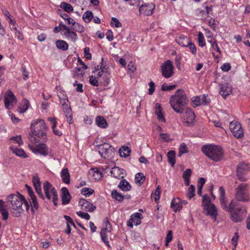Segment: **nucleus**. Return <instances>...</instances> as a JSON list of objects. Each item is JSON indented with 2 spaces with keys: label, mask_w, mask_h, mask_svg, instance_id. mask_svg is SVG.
<instances>
[{
  "label": "nucleus",
  "mask_w": 250,
  "mask_h": 250,
  "mask_svg": "<svg viewBox=\"0 0 250 250\" xmlns=\"http://www.w3.org/2000/svg\"><path fill=\"white\" fill-rule=\"evenodd\" d=\"M62 191V201L63 205H66L68 204L71 200V196L69 192L68 189L63 187L61 189Z\"/></svg>",
  "instance_id": "22"
},
{
  "label": "nucleus",
  "mask_w": 250,
  "mask_h": 250,
  "mask_svg": "<svg viewBox=\"0 0 250 250\" xmlns=\"http://www.w3.org/2000/svg\"><path fill=\"white\" fill-rule=\"evenodd\" d=\"M76 214L80 217L85 219L86 220H89L90 218L89 214L86 212H84L81 211H77Z\"/></svg>",
  "instance_id": "54"
},
{
  "label": "nucleus",
  "mask_w": 250,
  "mask_h": 250,
  "mask_svg": "<svg viewBox=\"0 0 250 250\" xmlns=\"http://www.w3.org/2000/svg\"><path fill=\"white\" fill-rule=\"evenodd\" d=\"M56 46L60 50L66 51L68 48V44L64 41L59 40L56 42Z\"/></svg>",
  "instance_id": "28"
},
{
  "label": "nucleus",
  "mask_w": 250,
  "mask_h": 250,
  "mask_svg": "<svg viewBox=\"0 0 250 250\" xmlns=\"http://www.w3.org/2000/svg\"><path fill=\"white\" fill-rule=\"evenodd\" d=\"M7 202L10 208L14 211L12 212L13 216L18 217L23 211L22 208L23 203L24 204L27 210L29 209V205L24 197L18 193L11 194L7 197Z\"/></svg>",
  "instance_id": "1"
},
{
  "label": "nucleus",
  "mask_w": 250,
  "mask_h": 250,
  "mask_svg": "<svg viewBox=\"0 0 250 250\" xmlns=\"http://www.w3.org/2000/svg\"><path fill=\"white\" fill-rule=\"evenodd\" d=\"M64 35L68 39L75 42L77 39V35L75 32L73 31L70 29L67 32L64 33Z\"/></svg>",
  "instance_id": "31"
},
{
  "label": "nucleus",
  "mask_w": 250,
  "mask_h": 250,
  "mask_svg": "<svg viewBox=\"0 0 250 250\" xmlns=\"http://www.w3.org/2000/svg\"><path fill=\"white\" fill-rule=\"evenodd\" d=\"M15 36L17 37V38L21 41L23 40V35L22 33L21 29L20 27L19 28L17 31H15Z\"/></svg>",
  "instance_id": "56"
},
{
  "label": "nucleus",
  "mask_w": 250,
  "mask_h": 250,
  "mask_svg": "<svg viewBox=\"0 0 250 250\" xmlns=\"http://www.w3.org/2000/svg\"><path fill=\"white\" fill-rule=\"evenodd\" d=\"M201 150L205 155L215 162L221 161L224 156L222 148L218 146L211 144L204 145Z\"/></svg>",
  "instance_id": "5"
},
{
  "label": "nucleus",
  "mask_w": 250,
  "mask_h": 250,
  "mask_svg": "<svg viewBox=\"0 0 250 250\" xmlns=\"http://www.w3.org/2000/svg\"><path fill=\"white\" fill-rule=\"evenodd\" d=\"M219 192L220 194V201L221 207L223 209L226 210L227 212L229 208V205L227 206V200L225 197V191L223 187H220L219 188Z\"/></svg>",
  "instance_id": "20"
},
{
  "label": "nucleus",
  "mask_w": 250,
  "mask_h": 250,
  "mask_svg": "<svg viewBox=\"0 0 250 250\" xmlns=\"http://www.w3.org/2000/svg\"><path fill=\"white\" fill-rule=\"evenodd\" d=\"M30 203L31 206V210L33 212H34L33 208H35L36 209H38L39 208V205L38 203L37 198L36 195H34L33 196L30 197Z\"/></svg>",
  "instance_id": "38"
},
{
  "label": "nucleus",
  "mask_w": 250,
  "mask_h": 250,
  "mask_svg": "<svg viewBox=\"0 0 250 250\" xmlns=\"http://www.w3.org/2000/svg\"><path fill=\"white\" fill-rule=\"evenodd\" d=\"M198 42L200 46L204 47L206 45L205 38L203 34L201 32L198 34Z\"/></svg>",
  "instance_id": "46"
},
{
  "label": "nucleus",
  "mask_w": 250,
  "mask_h": 250,
  "mask_svg": "<svg viewBox=\"0 0 250 250\" xmlns=\"http://www.w3.org/2000/svg\"><path fill=\"white\" fill-rule=\"evenodd\" d=\"M93 176L94 179L96 180H99L102 177V173L98 170H96L93 172Z\"/></svg>",
  "instance_id": "64"
},
{
  "label": "nucleus",
  "mask_w": 250,
  "mask_h": 250,
  "mask_svg": "<svg viewBox=\"0 0 250 250\" xmlns=\"http://www.w3.org/2000/svg\"><path fill=\"white\" fill-rule=\"evenodd\" d=\"M206 37L208 39V42L210 43L213 50L217 51L220 54L221 51L217 42V41L213 38L211 32L209 30H206Z\"/></svg>",
  "instance_id": "15"
},
{
  "label": "nucleus",
  "mask_w": 250,
  "mask_h": 250,
  "mask_svg": "<svg viewBox=\"0 0 250 250\" xmlns=\"http://www.w3.org/2000/svg\"><path fill=\"white\" fill-rule=\"evenodd\" d=\"M202 206L206 215L209 216L214 221L217 219L218 209L214 204L210 203V198L205 195L202 198Z\"/></svg>",
  "instance_id": "6"
},
{
  "label": "nucleus",
  "mask_w": 250,
  "mask_h": 250,
  "mask_svg": "<svg viewBox=\"0 0 250 250\" xmlns=\"http://www.w3.org/2000/svg\"><path fill=\"white\" fill-rule=\"evenodd\" d=\"M155 8V4L152 2L143 4L139 7V13L144 16H150Z\"/></svg>",
  "instance_id": "13"
},
{
  "label": "nucleus",
  "mask_w": 250,
  "mask_h": 250,
  "mask_svg": "<svg viewBox=\"0 0 250 250\" xmlns=\"http://www.w3.org/2000/svg\"><path fill=\"white\" fill-rule=\"evenodd\" d=\"M61 175L64 183L66 184L70 183V175L67 168H63L61 171Z\"/></svg>",
  "instance_id": "29"
},
{
  "label": "nucleus",
  "mask_w": 250,
  "mask_h": 250,
  "mask_svg": "<svg viewBox=\"0 0 250 250\" xmlns=\"http://www.w3.org/2000/svg\"><path fill=\"white\" fill-rule=\"evenodd\" d=\"M229 129L233 136L237 138H241L244 135L243 130L241 124L236 121H232L229 124Z\"/></svg>",
  "instance_id": "12"
},
{
  "label": "nucleus",
  "mask_w": 250,
  "mask_h": 250,
  "mask_svg": "<svg viewBox=\"0 0 250 250\" xmlns=\"http://www.w3.org/2000/svg\"><path fill=\"white\" fill-rule=\"evenodd\" d=\"M90 49L88 47H85L84 49V54L85 58L87 60L91 59V54L89 52Z\"/></svg>",
  "instance_id": "63"
},
{
  "label": "nucleus",
  "mask_w": 250,
  "mask_h": 250,
  "mask_svg": "<svg viewBox=\"0 0 250 250\" xmlns=\"http://www.w3.org/2000/svg\"><path fill=\"white\" fill-rule=\"evenodd\" d=\"M112 197L119 202H122L125 198V196L117 191V190L114 189L111 192Z\"/></svg>",
  "instance_id": "32"
},
{
  "label": "nucleus",
  "mask_w": 250,
  "mask_h": 250,
  "mask_svg": "<svg viewBox=\"0 0 250 250\" xmlns=\"http://www.w3.org/2000/svg\"><path fill=\"white\" fill-rule=\"evenodd\" d=\"M133 217V223L137 226L140 225L141 223L142 214L139 212H135L131 215Z\"/></svg>",
  "instance_id": "34"
},
{
  "label": "nucleus",
  "mask_w": 250,
  "mask_h": 250,
  "mask_svg": "<svg viewBox=\"0 0 250 250\" xmlns=\"http://www.w3.org/2000/svg\"><path fill=\"white\" fill-rule=\"evenodd\" d=\"M161 72L162 75L165 78L171 77L174 74V67L172 62L167 60L162 63L161 65Z\"/></svg>",
  "instance_id": "10"
},
{
  "label": "nucleus",
  "mask_w": 250,
  "mask_h": 250,
  "mask_svg": "<svg viewBox=\"0 0 250 250\" xmlns=\"http://www.w3.org/2000/svg\"><path fill=\"white\" fill-rule=\"evenodd\" d=\"M180 202L181 199L179 198L172 200L170 207L175 212L182 209L183 206Z\"/></svg>",
  "instance_id": "23"
},
{
  "label": "nucleus",
  "mask_w": 250,
  "mask_h": 250,
  "mask_svg": "<svg viewBox=\"0 0 250 250\" xmlns=\"http://www.w3.org/2000/svg\"><path fill=\"white\" fill-rule=\"evenodd\" d=\"M185 119L187 120L186 121L188 124H192L195 118V116L193 111L189 108H187L184 109Z\"/></svg>",
  "instance_id": "21"
},
{
  "label": "nucleus",
  "mask_w": 250,
  "mask_h": 250,
  "mask_svg": "<svg viewBox=\"0 0 250 250\" xmlns=\"http://www.w3.org/2000/svg\"><path fill=\"white\" fill-rule=\"evenodd\" d=\"M236 176L241 182H246L248 180V178L246 177V173L245 172L236 171Z\"/></svg>",
  "instance_id": "48"
},
{
  "label": "nucleus",
  "mask_w": 250,
  "mask_h": 250,
  "mask_svg": "<svg viewBox=\"0 0 250 250\" xmlns=\"http://www.w3.org/2000/svg\"><path fill=\"white\" fill-rule=\"evenodd\" d=\"M43 188L45 196L48 200L52 199V202L55 206L57 205L58 196L56 190L52 187V185L48 181L43 183Z\"/></svg>",
  "instance_id": "8"
},
{
  "label": "nucleus",
  "mask_w": 250,
  "mask_h": 250,
  "mask_svg": "<svg viewBox=\"0 0 250 250\" xmlns=\"http://www.w3.org/2000/svg\"><path fill=\"white\" fill-rule=\"evenodd\" d=\"M79 205L82 209L89 212H93L96 208L95 206L84 199H81L79 200Z\"/></svg>",
  "instance_id": "17"
},
{
  "label": "nucleus",
  "mask_w": 250,
  "mask_h": 250,
  "mask_svg": "<svg viewBox=\"0 0 250 250\" xmlns=\"http://www.w3.org/2000/svg\"><path fill=\"white\" fill-rule=\"evenodd\" d=\"M190 41V40L184 36H181L178 39L176 40L177 42L182 46L187 47V45L188 42Z\"/></svg>",
  "instance_id": "36"
},
{
  "label": "nucleus",
  "mask_w": 250,
  "mask_h": 250,
  "mask_svg": "<svg viewBox=\"0 0 250 250\" xmlns=\"http://www.w3.org/2000/svg\"><path fill=\"white\" fill-rule=\"evenodd\" d=\"M83 19L86 23L89 22L93 18V15L91 11H87L83 15Z\"/></svg>",
  "instance_id": "40"
},
{
  "label": "nucleus",
  "mask_w": 250,
  "mask_h": 250,
  "mask_svg": "<svg viewBox=\"0 0 250 250\" xmlns=\"http://www.w3.org/2000/svg\"><path fill=\"white\" fill-rule=\"evenodd\" d=\"M118 188L124 191H128L131 190L132 187L129 182L125 179H122L118 186Z\"/></svg>",
  "instance_id": "24"
},
{
  "label": "nucleus",
  "mask_w": 250,
  "mask_h": 250,
  "mask_svg": "<svg viewBox=\"0 0 250 250\" xmlns=\"http://www.w3.org/2000/svg\"><path fill=\"white\" fill-rule=\"evenodd\" d=\"M58 96L60 98V100L61 103L62 104V105H64L66 103L68 102V98L64 94V92L60 91L58 93Z\"/></svg>",
  "instance_id": "41"
},
{
  "label": "nucleus",
  "mask_w": 250,
  "mask_h": 250,
  "mask_svg": "<svg viewBox=\"0 0 250 250\" xmlns=\"http://www.w3.org/2000/svg\"><path fill=\"white\" fill-rule=\"evenodd\" d=\"M10 140H13L14 142V143H17L19 146H20L23 144V141L21 139V135L13 137L11 138Z\"/></svg>",
  "instance_id": "57"
},
{
  "label": "nucleus",
  "mask_w": 250,
  "mask_h": 250,
  "mask_svg": "<svg viewBox=\"0 0 250 250\" xmlns=\"http://www.w3.org/2000/svg\"><path fill=\"white\" fill-rule=\"evenodd\" d=\"M111 175L118 179H122L125 176V170L118 167H113L110 171Z\"/></svg>",
  "instance_id": "19"
},
{
  "label": "nucleus",
  "mask_w": 250,
  "mask_h": 250,
  "mask_svg": "<svg viewBox=\"0 0 250 250\" xmlns=\"http://www.w3.org/2000/svg\"><path fill=\"white\" fill-rule=\"evenodd\" d=\"M156 107H157V109L155 111V113H156L157 116L158 117L159 119L161 120L162 121L165 122V118L160 109V104H156Z\"/></svg>",
  "instance_id": "49"
},
{
  "label": "nucleus",
  "mask_w": 250,
  "mask_h": 250,
  "mask_svg": "<svg viewBox=\"0 0 250 250\" xmlns=\"http://www.w3.org/2000/svg\"><path fill=\"white\" fill-rule=\"evenodd\" d=\"M96 150L101 155V157L104 159H109L114 154V148L108 144H104L96 146Z\"/></svg>",
  "instance_id": "9"
},
{
  "label": "nucleus",
  "mask_w": 250,
  "mask_h": 250,
  "mask_svg": "<svg viewBox=\"0 0 250 250\" xmlns=\"http://www.w3.org/2000/svg\"><path fill=\"white\" fill-rule=\"evenodd\" d=\"M192 105L194 107H196L201 104V99L199 97H194L192 99Z\"/></svg>",
  "instance_id": "52"
},
{
  "label": "nucleus",
  "mask_w": 250,
  "mask_h": 250,
  "mask_svg": "<svg viewBox=\"0 0 250 250\" xmlns=\"http://www.w3.org/2000/svg\"><path fill=\"white\" fill-rule=\"evenodd\" d=\"M161 138L165 142H167L171 140L170 136L167 133H161L160 134Z\"/></svg>",
  "instance_id": "61"
},
{
  "label": "nucleus",
  "mask_w": 250,
  "mask_h": 250,
  "mask_svg": "<svg viewBox=\"0 0 250 250\" xmlns=\"http://www.w3.org/2000/svg\"><path fill=\"white\" fill-rule=\"evenodd\" d=\"M161 193V187L160 186H158L154 193V198L155 200V201L156 202H157L160 199V195Z\"/></svg>",
  "instance_id": "53"
},
{
  "label": "nucleus",
  "mask_w": 250,
  "mask_h": 250,
  "mask_svg": "<svg viewBox=\"0 0 250 250\" xmlns=\"http://www.w3.org/2000/svg\"><path fill=\"white\" fill-rule=\"evenodd\" d=\"M219 89V93L224 98H226L232 91L231 86L228 83L220 84Z\"/></svg>",
  "instance_id": "18"
},
{
  "label": "nucleus",
  "mask_w": 250,
  "mask_h": 250,
  "mask_svg": "<svg viewBox=\"0 0 250 250\" xmlns=\"http://www.w3.org/2000/svg\"><path fill=\"white\" fill-rule=\"evenodd\" d=\"M10 149L13 153H14L19 157L23 158H26L28 157L27 154L25 153V152L22 149L16 148L14 146H11Z\"/></svg>",
  "instance_id": "25"
},
{
  "label": "nucleus",
  "mask_w": 250,
  "mask_h": 250,
  "mask_svg": "<svg viewBox=\"0 0 250 250\" xmlns=\"http://www.w3.org/2000/svg\"><path fill=\"white\" fill-rule=\"evenodd\" d=\"M38 145L29 144V149L35 154H40L46 156L48 154V147L42 142H39Z\"/></svg>",
  "instance_id": "11"
},
{
  "label": "nucleus",
  "mask_w": 250,
  "mask_h": 250,
  "mask_svg": "<svg viewBox=\"0 0 250 250\" xmlns=\"http://www.w3.org/2000/svg\"><path fill=\"white\" fill-rule=\"evenodd\" d=\"M195 195V187L191 185L188 189L187 196L189 199H191Z\"/></svg>",
  "instance_id": "44"
},
{
  "label": "nucleus",
  "mask_w": 250,
  "mask_h": 250,
  "mask_svg": "<svg viewBox=\"0 0 250 250\" xmlns=\"http://www.w3.org/2000/svg\"><path fill=\"white\" fill-rule=\"evenodd\" d=\"M232 200H237V204H239V202H247L250 200L248 184L241 183L236 188L235 198Z\"/></svg>",
  "instance_id": "7"
},
{
  "label": "nucleus",
  "mask_w": 250,
  "mask_h": 250,
  "mask_svg": "<svg viewBox=\"0 0 250 250\" xmlns=\"http://www.w3.org/2000/svg\"><path fill=\"white\" fill-rule=\"evenodd\" d=\"M107 230V228H104L101 229V238L103 240V241L108 247H109V242L107 240V237L106 235V231Z\"/></svg>",
  "instance_id": "42"
},
{
  "label": "nucleus",
  "mask_w": 250,
  "mask_h": 250,
  "mask_svg": "<svg viewBox=\"0 0 250 250\" xmlns=\"http://www.w3.org/2000/svg\"><path fill=\"white\" fill-rule=\"evenodd\" d=\"M228 212L229 213L231 221L235 223L242 222L247 213L246 208L237 204V200L231 201Z\"/></svg>",
  "instance_id": "4"
},
{
  "label": "nucleus",
  "mask_w": 250,
  "mask_h": 250,
  "mask_svg": "<svg viewBox=\"0 0 250 250\" xmlns=\"http://www.w3.org/2000/svg\"><path fill=\"white\" fill-rule=\"evenodd\" d=\"M29 102L26 99H23L21 104L18 107V111L20 113H23L28 108Z\"/></svg>",
  "instance_id": "30"
},
{
  "label": "nucleus",
  "mask_w": 250,
  "mask_h": 250,
  "mask_svg": "<svg viewBox=\"0 0 250 250\" xmlns=\"http://www.w3.org/2000/svg\"><path fill=\"white\" fill-rule=\"evenodd\" d=\"M189 100L185 93L182 89H177L175 94L171 96L169 103L172 109L177 113L184 112V108Z\"/></svg>",
  "instance_id": "3"
},
{
  "label": "nucleus",
  "mask_w": 250,
  "mask_h": 250,
  "mask_svg": "<svg viewBox=\"0 0 250 250\" xmlns=\"http://www.w3.org/2000/svg\"><path fill=\"white\" fill-rule=\"evenodd\" d=\"M187 47H189L190 52L193 55H195L196 54L197 49L194 43L191 42V41H190L188 43Z\"/></svg>",
  "instance_id": "51"
},
{
  "label": "nucleus",
  "mask_w": 250,
  "mask_h": 250,
  "mask_svg": "<svg viewBox=\"0 0 250 250\" xmlns=\"http://www.w3.org/2000/svg\"><path fill=\"white\" fill-rule=\"evenodd\" d=\"M111 20L112 26H114L115 27H120L122 26L121 23L116 18L112 17Z\"/></svg>",
  "instance_id": "59"
},
{
  "label": "nucleus",
  "mask_w": 250,
  "mask_h": 250,
  "mask_svg": "<svg viewBox=\"0 0 250 250\" xmlns=\"http://www.w3.org/2000/svg\"><path fill=\"white\" fill-rule=\"evenodd\" d=\"M145 180V176L142 173H138L135 177V182L136 184L141 185Z\"/></svg>",
  "instance_id": "37"
},
{
  "label": "nucleus",
  "mask_w": 250,
  "mask_h": 250,
  "mask_svg": "<svg viewBox=\"0 0 250 250\" xmlns=\"http://www.w3.org/2000/svg\"><path fill=\"white\" fill-rule=\"evenodd\" d=\"M63 111L65 115V117L68 116L72 115V111L71 107L68 105L67 103L64 104V105H62Z\"/></svg>",
  "instance_id": "50"
},
{
  "label": "nucleus",
  "mask_w": 250,
  "mask_h": 250,
  "mask_svg": "<svg viewBox=\"0 0 250 250\" xmlns=\"http://www.w3.org/2000/svg\"><path fill=\"white\" fill-rule=\"evenodd\" d=\"M176 87V85H167L165 84L162 86L161 89L162 91H168L174 89Z\"/></svg>",
  "instance_id": "60"
},
{
  "label": "nucleus",
  "mask_w": 250,
  "mask_h": 250,
  "mask_svg": "<svg viewBox=\"0 0 250 250\" xmlns=\"http://www.w3.org/2000/svg\"><path fill=\"white\" fill-rule=\"evenodd\" d=\"M93 189L88 188H83L81 190V193L85 197H89L94 193Z\"/></svg>",
  "instance_id": "45"
},
{
  "label": "nucleus",
  "mask_w": 250,
  "mask_h": 250,
  "mask_svg": "<svg viewBox=\"0 0 250 250\" xmlns=\"http://www.w3.org/2000/svg\"><path fill=\"white\" fill-rule=\"evenodd\" d=\"M46 125L44 120L37 119L32 122L30 126V136L34 137L36 142H45L47 140Z\"/></svg>",
  "instance_id": "2"
},
{
  "label": "nucleus",
  "mask_w": 250,
  "mask_h": 250,
  "mask_svg": "<svg viewBox=\"0 0 250 250\" xmlns=\"http://www.w3.org/2000/svg\"><path fill=\"white\" fill-rule=\"evenodd\" d=\"M32 182L35 188L36 191L38 195L42 199H44V196L42 191L41 183L37 174H35L33 176Z\"/></svg>",
  "instance_id": "16"
},
{
  "label": "nucleus",
  "mask_w": 250,
  "mask_h": 250,
  "mask_svg": "<svg viewBox=\"0 0 250 250\" xmlns=\"http://www.w3.org/2000/svg\"><path fill=\"white\" fill-rule=\"evenodd\" d=\"M96 125L102 128L107 127V123L105 119L102 116H98L96 118Z\"/></svg>",
  "instance_id": "27"
},
{
  "label": "nucleus",
  "mask_w": 250,
  "mask_h": 250,
  "mask_svg": "<svg viewBox=\"0 0 250 250\" xmlns=\"http://www.w3.org/2000/svg\"><path fill=\"white\" fill-rule=\"evenodd\" d=\"M72 29L79 33H83L84 31V27L77 22L73 25Z\"/></svg>",
  "instance_id": "47"
},
{
  "label": "nucleus",
  "mask_w": 250,
  "mask_h": 250,
  "mask_svg": "<svg viewBox=\"0 0 250 250\" xmlns=\"http://www.w3.org/2000/svg\"><path fill=\"white\" fill-rule=\"evenodd\" d=\"M250 170V165L245 162L240 163L237 167L236 171L246 172Z\"/></svg>",
  "instance_id": "26"
},
{
  "label": "nucleus",
  "mask_w": 250,
  "mask_h": 250,
  "mask_svg": "<svg viewBox=\"0 0 250 250\" xmlns=\"http://www.w3.org/2000/svg\"><path fill=\"white\" fill-rule=\"evenodd\" d=\"M60 7L67 13H70L73 11V6L70 4L65 2H62L60 4Z\"/></svg>",
  "instance_id": "39"
},
{
  "label": "nucleus",
  "mask_w": 250,
  "mask_h": 250,
  "mask_svg": "<svg viewBox=\"0 0 250 250\" xmlns=\"http://www.w3.org/2000/svg\"><path fill=\"white\" fill-rule=\"evenodd\" d=\"M188 151L187 145L185 143L180 145L179 148L178 156L180 157L183 154L187 153Z\"/></svg>",
  "instance_id": "43"
},
{
  "label": "nucleus",
  "mask_w": 250,
  "mask_h": 250,
  "mask_svg": "<svg viewBox=\"0 0 250 250\" xmlns=\"http://www.w3.org/2000/svg\"><path fill=\"white\" fill-rule=\"evenodd\" d=\"M4 101L5 106L7 109L11 108L13 104L17 103L16 98L10 90H7L5 93Z\"/></svg>",
  "instance_id": "14"
},
{
  "label": "nucleus",
  "mask_w": 250,
  "mask_h": 250,
  "mask_svg": "<svg viewBox=\"0 0 250 250\" xmlns=\"http://www.w3.org/2000/svg\"><path fill=\"white\" fill-rule=\"evenodd\" d=\"M89 83L91 84H92L93 86H98V81L97 80V78L93 76H90L89 77Z\"/></svg>",
  "instance_id": "58"
},
{
  "label": "nucleus",
  "mask_w": 250,
  "mask_h": 250,
  "mask_svg": "<svg viewBox=\"0 0 250 250\" xmlns=\"http://www.w3.org/2000/svg\"><path fill=\"white\" fill-rule=\"evenodd\" d=\"M149 88L148 89V94L149 95H152L155 90V84L153 82H150L148 83Z\"/></svg>",
  "instance_id": "62"
},
{
  "label": "nucleus",
  "mask_w": 250,
  "mask_h": 250,
  "mask_svg": "<svg viewBox=\"0 0 250 250\" xmlns=\"http://www.w3.org/2000/svg\"><path fill=\"white\" fill-rule=\"evenodd\" d=\"M206 11H201L200 13L203 15L202 19H206L208 16L209 12L212 10V8L210 7L206 6Z\"/></svg>",
  "instance_id": "55"
},
{
  "label": "nucleus",
  "mask_w": 250,
  "mask_h": 250,
  "mask_svg": "<svg viewBox=\"0 0 250 250\" xmlns=\"http://www.w3.org/2000/svg\"><path fill=\"white\" fill-rule=\"evenodd\" d=\"M175 152L173 150L169 151L167 154L168 162L170 164L172 167L175 164Z\"/></svg>",
  "instance_id": "33"
},
{
  "label": "nucleus",
  "mask_w": 250,
  "mask_h": 250,
  "mask_svg": "<svg viewBox=\"0 0 250 250\" xmlns=\"http://www.w3.org/2000/svg\"><path fill=\"white\" fill-rule=\"evenodd\" d=\"M131 150L128 146H123L119 150V153L121 157H127L130 155Z\"/></svg>",
  "instance_id": "35"
}]
</instances>
